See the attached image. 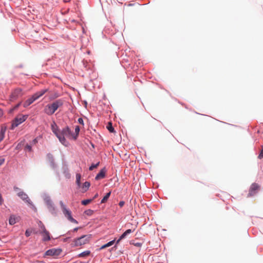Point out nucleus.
Masks as SVG:
<instances>
[{
  "label": "nucleus",
  "instance_id": "1",
  "mask_svg": "<svg viewBox=\"0 0 263 263\" xmlns=\"http://www.w3.org/2000/svg\"><path fill=\"white\" fill-rule=\"evenodd\" d=\"M91 238V234L82 235L72 239L70 243V246L72 248H74L87 244L89 243Z\"/></svg>",
  "mask_w": 263,
  "mask_h": 263
},
{
  "label": "nucleus",
  "instance_id": "2",
  "mask_svg": "<svg viewBox=\"0 0 263 263\" xmlns=\"http://www.w3.org/2000/svg\"><path fill=\"white\" fill-rule=\"evenodd\" d=\"M63 100L61 99H58L51 104H47L44 109V111L47 115L51 116L53 115L60 107L63 106Z\"/></svg>",
  "mask_w": 263,
  "mask_h": 263
},
{
  "label": "nucleus",
  "instance_id": "3",
  "mask_svg": "<svg viewBox=\"0 0 263 263\" xmlns=\"http://www.w3.org/2000/svg\"><path fill=\"white\" fill-rule=\"evenodd\" d=\"M41 196L49 212L52 215L56 216L57 212L55 211V206L53 202L51 199L50 196L47 193H43Z\"/></svg>",
  "mask_w": 263,
  "mask_h": 263
},
{
  "label": "nucleus",
  "instance_id": "4",
  "mask_svg": "<svg viewBox=\"0 0 263 263\" xmlns=\"http://www.w3.org/2000/svg\"><path fill=\"white\" fill-rule=\"evenodd\" d=\"M51 129L62 144L65 146H67L68 145L69 143L66 139L65 137L63 135H59L58 133V125L55 121H53L51 124Z\"/></svg>",
  "mask_w": 263,
  "mask_h": 263
},
{
  "label": "nucleus",
  "instance_id": "5",
  "mask_svg": "<svg viewBox=\"0 0 263 263\" xmlns=\"http://www.w3.org/2000/svg\"><path fill=\"white\" fill-rule=\"evenodd\" d=\"M17 196L19 197L25 203H27L28 206L34 212L37 211V209L29 198L27 194L23 191H20L17 193Z\"/></svg>",
  "mask_w": 263,
  "mask_h": 263
},
{
  "label": "nucleus",
  "instance_id": "6",
  "mask_svg": "<svg viewBox=\"0 0 263 263\" xmlns=\"http://www.w3.org/2000/svg\"><path fill=\"white\" fill-rule=\"evenodd\" d=\"M21 117L18 118L16 117L12 121L11 126L10 127V130H14L15 127L18 126L19 125L24 122L27 119L28 115H19Z\"/></svg>",
  "mask_w": 263,
  "mask_h": 263
},
{
  "label": "nucleus",
  "instance_id": "7",
  "mask_svg": "<svg viewBox=\"0 0 263 263\" xmlns=\"http://www.w3.org/2000/svg\"><path fill=\"white\" fill-rule=\"evenodd\" d=\"M63 250L61 248H52L47 250L44 254L43 257L45 258L47 256H52L55 258L61 255Z\"/></svg>",
  "mask_w": 263,
  "mask_h": 263
},
{
  "label": "nucleus",
  "instance_id": "8",
  "mask_svg": "<svg viewBox=\"0 0 263 263\" xmlns=\"http://www.w3.org/2000/svg\"><path fill=\"white\" fill-rule=\"evenodd\" d=\"M23 95V89L21 88H16L12 91L10 96V100L13 102L22 97Z\"/></svg>",
  "mask_w": 263,
  "mask_h": 263
},
{
  "label": "nucleus",
  "instance_id": "9",
  "mask_svg": "<svg viewBox=\"0 0 263 263\" xmlns=\"http://www.w3.org/2000/svg\"><path fill=\"white\" fill-rule=\"evenodd\" d=\"M58 133L59 135H63L64 137H72V130L68 125L62 128V130H60V129L58 126Z\"/></svg>",
  "mask_w": 263,
  "mask_h": 263
},
{
  "label": "nucleus",
  "instance_id": "10",
  "mask_svg": "<svg viewBox=\"0 0 263 263\" xmlns=\"http://www.w3.org/2000/svg\"><path fill=\"white\" fill-rule=\"evenodd\" d=\"M260 186L256 183H253L249 189V193L247 195L248 197H252L257 193L259 190Z\"/></svg>",
  "mask_w": 263,
  "mask_h": 263
},
{
  "label": "nucleus",
  "instance_id": "11",
  "mask_svg": "<svg viewBox=\"0 0 263 263\" xmlns=\"http://www.w3.org/2000/svg\"><path fill=\"white\" fill-rule=\"evenodd\" d=\"M59 203L63 214L67 218V219H68L72 216L71 211L70 209L67 208L66 206L62 201H60Z\"/></svg>",
  "mask_w": 263,
  "mask_h": 263
},
{
  "label": "nucleus",
  "instance_id": "12",
  "mask_svg": "<svg viewBox=\"0 0 263 263\" xmlns=\"http://www.w3.org/2000/svg\"><path fill=\"white\" fill-rule=\"evenodd\" d=\"M62 170L65 178L69 179L71 178V174L70 173L68 165L65 161L62 162Z\"/></svg>",
  "mask_w": 263,
  "mask_h": 263
},
{
  "label": "nucleus",
  "instance_id": "13",
  "mask_svg": "<svg viewBox=\"0 0 263 263\" xmlns=\"http://www.w3.org/2000/svg\"><path fill=\"white\" fill-rule=\"evenodd\" d=\"M40 233L43 236V241L46 242L51 239L52 237L51 236L49 232L47 231L46 229L41 230Z\"/></svg>",
  "mask_w": 263,
  "mask_h": 263
},
{
  "label": "nucleus",
  "instance_id": "14",
  "mask_svg": "<svg viewBox=\"0 0 263 263\" xmlns=\"http://www.w3.org/2000/svg\"><path fill=\"white\" fill-rule=\"evenodd\" d=\"M106 169L105 167L101 168L99 172L96 175L95 179L99 180L104 178L106 177Z\"/></svg>",
  "mask_w": 263,
  "mask_h": 263
},
{
  "label": "nucleus",
  "instance_id": "15",
  "mask_svg": "<svg viewBox=\"0 0 263 263\" xmlns=\"http://www.w3.org/2000/svg\"><path fill=\"white\" fill-rule=\"evenodd\" d=\"M37 98L35 97L34 95H32L30 98L27 99L23 104V107L25 108H27L31 104H32L35 101H36Z\"/></svg>",
  "mask_w": 263,
  "mask_h": 263
},
{
  "label": "nucleus",
  "instance_id": "16",
  "mask_svg": "<svg viewBox=\"0 0 263 263\" xmlns=\"http://www.w3.org/2000/svg\"><path fill=\"white\" fill-rule=\"evenodd\" d=\"M49 164L51 167L54 170L57 177L58 178L59 180H60L61 176L60 172L58 170V165L55 163L54 160L53 161L50 162Z\"/></svg>",
  "mask_w": 263,
  "mask_h": 263
},
{
  "label": "nucleus",
  "instance_id": "17",
  "mask_svg": "<svg viewBox=\"0 0 263 263\" xmlns=\"http://www.w3.org/2000/svg\"><path fill=\"white\" fill-rule=\"evenodd\" d=\"M80 132V127L79 125H76L74 128V133L72 131V138L73 140H77L78 138Z\"/></svg>",
  "mask_w": 263,
  "mask_h": 263
},
{
  "label": "nucleus",
  "instance_id": "18",
  "mask_svg": "<svg viewBox=\"0 0 263 263\" xmlns=\"http://www.w3.org/2000/svg\"><path fill=\"white\" fill-rule=\"evenodd\" d=\"M6 130L7 126L5 125H2L0 130V142L4 139Z\"/></svg>",
  "mask_w": 263,
  "mask_h": 263
},
{
  "label": "nucleus",
  "instance_id": "19",
  "mask_svg": "<svg viewBox=\"0 0 263 263\" xmlns=\"http://www.w3.org/2000/svg\"><path fill=\"white\" fill-rule=\"evenodd\" d=\"M48 90V89H43L41 90L40 91H37L35 93H34L35 97L37 98V99H39L41 97L43 96L47 91Z\"/></svg>",
  "mask_w": 263,
  "mask_h": 263
},
{
  "label": "nucleus",
  "instance_id": "20",
  "mask_svg": "<svg viewBox=\"0 0 263 263\" xmlns=\"http://www.w3.org/2000/svg\"><path fill=\"white\" fill-rule=\"evenodd\" d=\"M90 186V183L88 181H85L83 183L82 186V193H85L87 192Z\"/></svg>",
  "mask_w": 263,
  "mask_h": 263
},
{
  "label": "nucleus",
  "instance_id": "21",
  "mask_svg": "<svg viewBox=\"0 0 263 263\" xmlns=\"http://www.w3.org/2000/svg\"><path fill=\"white\" fill-rule=\"evenodd\" d=\"M91 254V252L89 250H86L84 251L81 253L77 255V257L79 258H85L89 255H90Z\"/></svg>",
  "mask_w": 263,
  "mask_h": 263
},
{
  "label": "nucleus",
  "instance_id": "22",
  "mask_svg": "<svg viewBox=\"0 0 263 263\" xmlns=\"http://www.w3.org/2000/svg\"><path fill=\"white\" fill-rule=\"evenodd\" d=\"M111 193V191H109V192L106 193L105 195L103 197V198L101 199L100 203L102 204L106 203L108 201L109 198L110 197Z\"/></svg>",
  "mask_w": 263,
  "mask_h": 263
},
{
  "label": "nucleus",
  "instance_id": "23",
  "mask_svg": "<svg viewBox=\"0 0 263 263\" xmlns=\"http://www.w3.org/2000/svg\"><path fill=\"white\" fill-rule=\"evenodd\" d=\"M115 241H116V239L115 238L114 239L111 240V241H109L107 243L102 245L100 247V250H102V249H105L106 248H107V247L111 246L112 245H113L115 243Z\"/></svg>",
  "mask_w": 263,
  "mask_h": 263
},
{
  "label": "nucleus",
  "instance_id": "24",
  "mask_svg": "<svg viewBox=\"0 0 263 263\" xmlns=\"http://www.w3.org/2000/svg\"><path fill=\"white\" fill-rule=\"evenodd\" d=\"M22 103V102L20 101L18 103H17L16 104L14 105L12 108H11L9 109L8 113L12 114L15 110H17L20 107V106L21 105Z\"/></svg>",
  "mask_w": 263,
  "mask_h": 263
},
{
  "label": "nucleus",
  "instance_id": "25",
  "mask_svg": "<svg viewBox=\"0 0 263 263\" xmlns=\"http://www.w3.org/2000/svg\"><path fill=\"white\" fill-rule=\"evenodd\" d=\"M106 128L108 130V132L110 133H115L116 130H115L114 127L112 126V124L111 122H109L107 125H106Z\"/></svg>",
  "mask_w": 263,
  "mask_h": 263
},
{
  "label": "nucleus",
  "instance_id": "26",
  "mask_svg": "<svg viewBox=\"0 0 263 263\" xmlns=\"http://www.w3.org/2000/svg\"><path fill=\"white\" fill-rule=\"evenodd\" d=\"M16 223V218L14 215H10L9 218V223L10 225H14Z\"/></svg>",
  "mask_w": 263,
  "mask_h": 263
},
{
  "label": "nucleus",
  "instance_id": "27",
  "mask_svg": "<svg viewBox=\"0 0 263 263\" xmlns=\"http://www.w3.org/2000/svg\"><path fill=\"white\" fill-rule=\"evenodd\" d=\"M133 232V231L131 229H127L125 232H124L120 236V237L122 239H125L126 236L132 233Z\"/></svg>",
  "mask_w": 263,
  "mask_h": 263
},
{
  "label": "nucleus",
  "instance_id": "28",
  "mask_svg": "<svg viewBox=\"0 0 263 263\" xmlns=\"http://www.w3.org/2000/svg\"><path fill=\"white\" fill-rule=\"evenodd\" d=\"M76 183L77 186L80 187L81 186V175L80 174L77 173L76 174Z\"/></svg>",
  "mask_w": 263,
  "mask_h": 263
},
{
  "label": "nucleus",
  "instance_id": "29",
  "mask_svg": "<svg viewBox=\"0 0 263 263\" xmlns=\"http://www.w3.org/2000/svg\"><path fill=\"white\" fill-rule=\"evenodd\" d=\"M100 164V161H98L96 163H92L89 167V170L90 171H92L94 168H97L98 166H99Z\"/></svg>",
  "mask_w": 263,
  "mask_h": 263
},
{
  "label": "nucleus",
  "instance_id": "30",
  "mask_svg": "<svg viewBox=\"0 0 263 263\" xmlns=\"http://www.w3.org/2000/svg\"><path fill=\"white\" fill-rule=\"evenodd\" d=\"M92 201H93V199H90V198L84 199L81 201V204L83 205H86L87 204L90 203Z\"/></svg>",
  "mask_w": 263,
  "mask_h": 263
},
{
  "label": "nucleus",
  "instance_id": "31",
  "mask_svg": "<svg viewBox=\"0 0 263 263\" xmlns=\"http://www.w3.org/2000/svg\"><path fill=\"white\" fill-rule=\"evenodd\" d=\"M94 213V211L91 209H88L84 212V213L88 216H91Z\"/></svg>",
  "mask_w": 263,
  "mask_h": 263
},
{
  "label": "nucleus",
  "instance_id": "32",
  "mask_svg": "<svg viewBox=\"0 0 263 263\" xmlns=\"http://www.w3.org/2000/svg\"><path fill=\"white\" fill-rule=\"evenodd\" d=\"M47 158L49 163L50 162L53 161L54 160L53 156L51 153H48L47 154Z\"/></svg>",
  "mask_w": 263,
  "mask_h": 263
},
{
  "label": "nucleus",
  "instance_id": "33",
  "mask_svg": "<svg viewBox=\"0 0 263 263\" xmlns=\"http://www.w3.org/2000/svg\"><path fill=\"white\" fill-rule=\"evenodd\" d=\"M24 151H28L29 152H32L33 149H32V147L31 146V145H30V144H27L25 148H24Z\"/></svg>",
  "mask_w": 263,
  "mask_h": 263
},
{
  "label": "nucleus",
  "instance_id": "34",
  "mask_svg": "<svg viewBox=\"0 0 263 263\" xmlns=\"http://www.w3.org/2000/svg\"><path fill=\"white\" fill-rule=\"evenodd\" d=\"M68 220L69 221H70L71 222H72V223H76V224H78L79 223L78 221L76 219L73 218L72 216H71Z\"/></svg>",
  "mask_w": 263,
  "mask_h": 263
},
{
  "label": "nucleus",
  "instance_id": "35",
  "mask_svg": "<svg viewBox=\"0 0 263 263\" xmlns=\"http://www.w3.org/2000/svg\"><path fill=\"white\" fill-rule=\"evenodd\" d=\"M39 227L42 229V230H43L44 229H46L44 224L42 223L41 221H39Z\"/></svg>",
  "mask_w": 263,
  "mask_h": 263
},
{
  "label": "nucleus",
  "instance_id": "36",
  "mask_svg": "<svg viewBox=\"0 0 263 263\" xmlns=\"http://www.w3.org/2000/svg\"><path fill=\"white\" fill-rule=\"evenodd\" d=\"M42 136H39V137H36L35 138H34L32 141V144L34 145V144H36V143H38V139L39 138H41Z\"/></svg>",
  "mask_w": 263,
  "mask_h": 263
},
{
  "label": "nucleus",
  "instance_id": "37",
  "mask_svg": "<svg viewBox=\"0 0 263 263\" xmlns=\"http://www.w3.org/2000/svg\"><path fill=\"white\" fill-rule=\"evenodd\" d=\"M122 240V239L119 236V238L116 241H115V245L114 246V248H115L116 249L117 248V245L118 243H119V242Z\"/></svg>",
  "mask_w": 263,
  "mask_h": 263
},
{
  "label": "nucleus",
  "instance_id": "38",
  "mask_svg": "<svg viewBox=\"0 0 263 263\" xmlns=\"http://www.w3.org/2000/svg\"><path fill=\"white\" fill-rule=\"evenodd\" d=\"M31 232L29 229H27L25 231V235L27 237H28L31 235Z\"/></svg>",
  "mask_w": 263,
  "mask_h": 263
},
{
  "label": "nucleus",
  "instance_id": "39",
  "mask_svg": "<svg viewBox=\"0 0 263 263\" xmlns=\"http://www.w3.org/2000/svg\"><path fill=\"white\" fill-rule=\"evenodd\" d=\"M78 122L81 124V125H84V120L81 117H80L78 118Z\"/></svg>",
  "mask_w": 263,
  "mask_h": 263
},
{
  "label": "nucleus",
  "instance_id": "40",
  "mask_svg": "<svg viewBox=\"0 0 263 263\" xmlns=\"http://www.w3.org/2000/svg\"><path fill=\"white\" fill-rule=\"evenodd\" d=\"M263 158V149H262L258 156V158L259 159H261Z\"/></svg>",
  "mask_w": 263,
  "mask_h": 263
},
{
  "label": "nucleus",
  "instance_id": "41",
  "mask_svg": "<svg viewBox=\"0 0 263 263\" xmlns=\"http://www.w3.org/2000/svg\"><path fill=\"white\" fill-rule=\"evenodd\" d=\"M4 198L2 196L1 193L0 192V205H2L4 203Z\"/></svg>",
  "mask_w": 263,
  "mask_h": 263
},
{
  "label": "nucleus",
  "instance_id": "42",
  "mask_svg": "<svg viewBox=\"0 0 263 263\" xmlns=\"http://www.w3.org/2000/svg\"><path fill=\"white\" fill-rule=\"evenodd\" d=\"M59 95L57 93H54L53 95L51 96L50 97V100H53L59 97Z\"/></svg>",
  "mask_w": 263,
  "mask_h": 263
},
{
  "label": "nucleus",
  "instance_id": "43",
  "mask_svg": "<svg viewBox=\"0 0 263 263\" xmlns=\"http://www.w3.org/2000/svg\"><path fill=\"white\" fill-rule=\"evenodd\" d=\"M22 148V144L21 143H19L17 144V145L15 147V149L16 150H20Z\"/></svg>",
  "mask_w": 263,
  "mask_h": 263
},
{
  "label": "nucleus",
  "instance_id": "44",
  "mask_svg": "<svg viewBox=\"0 0 263 263\" xmlns=\"http://www.w3.org/2000/svg\"><path fill=\"white\" fill-rule=\"evenodd\" d=\"M13 190L14 191L18 192L22 191L21 189H20L19 187H18L17 186H16L15 185H14L13 186Z\"/></svg>",
  "mask_w": 263,
  "mask_h": 263
},
{
  "label": "nucleus",
  "instance_id": "45",
  "mask_svg": "<svg viewBox=\"0 0 263 263\" xmlns=\"http://www.w3.org/2000/svg\"><path fill=\"white\" fill-rule=\"evenodd\" d=\"M125 204V201L123 200L120 201L119 203V205L120 208L123 207Z\"/></svg>",
  "mask_w": 263,
  "mask_h": 263
},
{
  "label": "nucleus",
  "instance_id": "46",
  "mask_svg": "<svg viewBox=\"0 0 263 263\" xmlns=\"http://www.w3.org/2000/svg\"><path fill=\"white\" fill-rule=\"evenodd\" d=\"M5 161V158H0V166L2 165L4 163Z\"/></svg>",
  "mask_w": 263,
  "mask_h": 263
},
{
  "label": "nucleus",
  "instance_id": "47",
  "mask_svg": "<svg viewBox=\"0 0 263 263\" xmlns=\"http://www.w3.org/2000/svg\"><path fill=\"white\" fill-rule=\"evenodd\" d=\"M71 238V236H67L63 239L64 242H67Z\"/></svg>",
  "mask_w": 263,
  "mask_h": 263
},
{
  "label": "nucleus",
  "instance_id": "48",
  "mask_svg": "<svg viewBox=\"0 0 263 263\" xmlns=\"http://www.w3.org/2000/svg\"><path fill=\"white\" fill-rule=\"evenodd\" d=\"M80 228V227H76L73 229L72 230H71L72 232H77L78 230Z\"/></svg>",
  "mask_w": 263,
  "mask_h": 263
},
{
  "label": "nucleus",
  "instance_id": "49",
  "mask_svg": "<svg viewBox=\"0 0 263 263\" xmlns=\"http://www.w3.org/2000/svg\"><path fill=\"white\" fill-rule=\"evenodd\" d=\"M72 233V232H71V231L69 230L67 232L66 235H68V236H71V234Z\"/></svg>",
  "mask_w": 263,
  "mask_h": 263
},
{
  "label": "nucleus",
  "instance_id": "50",
  "mask_svg": "<svg viewBox=\"0 0 263 263\" xmlns=\"http://www.w3.org/2000/svg\"><path fill=\"white\" fill-rule=\"evenodd\" d=\"M98 196H99L98 193H96L91 199H93V200L94 199L97 198L98 197Z\"/></svg>",
  "mask_w": 263,
  "mask_h": 263
},
{
  "label": "nucleus",
  "instance_id": "51",
  "mask_svg": "<svg viewBox=\"0 0 263 263\" xmlns=\"http://www.w3.org/2000/svg\"><path fill=\"white\" fill-rule=\"evenodd\" d=\"M4 112L3 110L0 108V117H2L3 116Z\"/></svg>",
  "mask_w": 263,
  "mask_h": 263
},
{
  "label": "nucleus",
  "instance_id": "52",
  "mask_svg": "<svg viewBox=\"0 0 263 263\" xmlns=\"http://www.w3.org/2000/svg\"><path fill=\"white\" fill-rule=\"evenodd\" d=\"M135 245L136 247H140V246H141L142 244L140 242H137L136 243H135Z\"/></svg>",
  "mask_w": 263,
  "mask_h": 263
},
{
  "label": "nucleus",
  "instance_id": "53",
  "mask_svg": "<svg viewBox=\"0 0 263 263\" xmlns=\"http://www.w3.org/2000/svg\"><path fill=\"white\" fill-rule=\"evenodd\" d=\"M23 67V66L22 64H20L17 66V68H22Z\"/></svg>",
  "mask_w": 263,
  "mask_h": 263
},
{
  "label": "nucleus",
  "instance_id": "54",
  "mask_svg": "<svg viewBox=\"0 0 263 263\" xmlns=\"http://www.w3.org/2000/svg\"><path fill=\"white\" fill-rule=\"evenodd\" d=\"M91 145H92V146L93 147H95V145H94L93 144H91Z\"/></svg>",
  "mask_w": 263,
  "mask_h": 263
}]
</instances>
